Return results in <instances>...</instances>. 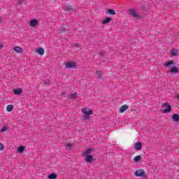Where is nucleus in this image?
<instances>
[{"mask_svg":"<svg viewBox=\"0 0 179 179\" xmlns=\"http://www.w3.org/2000/svg\"><path fill=\"white\" fill-rule=\"evenodd\" d=\"M95 149L94 148H87L85 152H83L82 153V156H90V155H92V153H93V152H94Z\"/></svg>","mask_w":179,"mask_h":179,"instance_id":"f257e3e1","label":"nucleus"},{"mask_svg":"<svg viewBox=\"0 0 179 179\" xmlns=\"http://www.w3.org/2000/svg\"><path fill=\"white\" fill-rule=\"evenodd\" d=\"M65 66L66 69H72V68L76 67V63L74 62H66Z\"/></svg>","mask_w":179,"mask_h":179,"instance_id":"f03ea898","label":"nucleus"},{"mask_svg":"<svg viewBox=\"0 0 179 179\" xmlns=\"http://www.w3.org/2000/svg\"><path fill=\"white\" fill-rule=\"evenodd\" d=\"M129 12L131 16L134 17H136L137 19H139L141 16L136 13V10L135 9H130L129 10Z\"/></svg>","mask_w":179,"mask_h":179,"instance_id":"7ed1b4c3","label":"nucleus"},{"mask_svg":"<svg viewBox=\"0 0 179 179\" xmlns=\"http://www.w3.org/2000/svg\"><path fill=\"white\" fill-rule=\"evenodd\" d=\"M145 174V171L143 169H138L135 171L136 177H142Z\"/></svg>","mask_w":179,"mask_h":179,"instance_id":"20e7f679","label":"nucleus"},{"mask_svg":"<svg viewBox=\"0 0 179 179\" xmlns=\"http://www.w3.org/2000/svg\"><path fill=\"white\" fill-rule=\"evenodd\" d=\"M167 107L164 110V113H170L171 111V106L167 104V103H163V107Z\"/></svg>","mask_w":179,"mask_h":179,"instance_id":"39448f33","label":"nucleus"},{"mask_svg":"<svg viewBox=\"0 0 179 179\" xmlns=\"http://www.w3.org/2000/svg\"><path fill=\"white\" fill-rule=\"evenodd\" d=\"M84 157H86L85 159V161L87 162V163H92L93 162V156L92 155H83Z\"/></svg>","mask_w":179,"mask_h":179,"instance_id":"423d86ee","label":"nucleus"},{"mask_svg":"<svg viewBox=\"0 0 179 179\" xmlns=\"http://www.w3.org/2000/svg\"><path fill=\"white\" fill-rule=\"evenodd\" d=\"M82 113L84 114H93V110H90L89 108H83Z\"/></svg>","mask_w":179,"mask_h":179,"instance_id":"0eeeda50","label":"nucleus"},{"mask_svg":"<svg viewBox=\"0 0 179 179\" xmlns=\"http://www.w3.org/2000/svg\"><path fill=\"white\" fill-rule=\"evenodd\" d=\"M142 149V143L137 142L134 144V150H141Z\"/></svg>","mask_w":179,"mask_h":179,"instance_id":"6e6552de","label":"nucleus"},{"mask_svg":"<svg viewBox=\"0 0 179 179\" xmlns=\"http://www.w3.org/2000/svg\"><path fill=\"white\" fill-rule=\"evenodd\" d=\"M38 24V21L37 20H31L29 23V26L31 27H36V26Z\"/></svg>","mask_w":179,"mask_h":179,"instance_id":"1a4fd4ad","label":"nucleus"},{"mask_svg":"<svg viewBox=\"0 0 179 179\" xmlns=\"http://www.w3.org/2000/svg\"><path fill=\"white\" fill-rule=\"evenodd\" d=\"M68 26L64 25L59 29V33H65L66 30H68Z\"/></svg>","mask_w":179,"mask_h":179,"instance_id":"9d476101","label":"nucleus"},{"mask_svg":"<svg viewBox=\"0 0 179 179\" xmlns=\"http://www.w3.org/2000/svg\"><path fill=\"white\" fill-rule=\"evenodd\" d=\"M171 73H178V68L172 66L170 69Z\"/></svg>","mask_w":179,"mask_h":179,"instance_id":"9b49d317","label":"nucleus"},{"mask_svg":"<svg viewBox=\"0 0 179 179\" xmlns=\"http://www.w3.org/2000/svg\"><path fill=\"white\" fill-rule=\"evenodd\" d=\"M96 78L97 79H102V78H103V71H96Z\"/></svg>","mask_w":179,"mask_h":179,"instance_id":"f8f14e48","label":"nucleus"},{"mask_svg":"<svg viewBox=\"0 0 179 179\" xmlns=\"http://www.w3.org/2000/svg\"><path fill=\"white\" fill-rule=\"evenodd\" d=\"M174 64V62L173 60H171L169 62H166L164 66H165V68H170V66H171V65Z\"/></svg>","mask_w":179,"mask_h":179,"instance_id":"ddd939ff","label":"nucleus"},{"mask_svg":"<svg viewBox=\"0 0 179 179\" xmlns=\"http://www.w3.org/2000/svg\"><path fill=\"white\" fill-rule=\"evenodd\" d=\"M129 107L127 105H123L120 108V113H124V111H127L128 110Z\"/></svg>","mask_w":179,"mask_h":179,"instance_id":"4468645a","label":"nucleus"},{"mask_svg":"<svg viewBox=\"0 0 179 179\" xmlns=\"http://www.w3.org/2000/svg\"><path fill=\"white\" fill-rule=\"evenodd\" d=\"M172 118H173V121H176V122H178V121H179V115L177 114V113H174L172 115Z\"/></svg>","mask_w":179,"mask_h":179,"instance_id":"2eb2a0df","label":"nucleus"},{"mask_svg":"<svg viewBox=\"0 0 179 179\" xmlns=\"http://www.w3.org/2000/svg\"><path fill=\"white\" fill-rule=\"evenodd\" d=\"M13 92L15 94L19 95L22 94V90L21 88H17V89H14Z\"/></svg>","mask_w":179,"mask_h":179,"instance_id":"dca6fc26","label":"nucleus"},{"mask_svg":"<svg viewBox=\"0 0 179 179\" xmlns=\"http://www.w3.org/2000/svg\"><path fill=\"white\" fill-rule=\"evenodd\" d=\"M111 22V17H106L102 22L103 24H107V23H110Z\"/></svg>","mask_w":179,"mask_h":179,"instance_id":"f3484780","label":"nucleus"},{"mask_svg":"<svg viewBox=\"0 0 179 179\" xmlns=\"http://www.w3.org/2000/svg\"><path fill=\"white\" fill-rule=\"evenodd\" d=\"M14 51H15V52H22V51H23V49H22L21 47L15 46V47L14 48Z\"/></svg>","mask_w":179,"mask_h":179,"instance_id":"a211bd4d","label":"nucleus"},{"mask_svg":"<svg viewBox=\"0 0 179 179\" xmlns=\"http://www.w3.org/2000/svg\"><path fill=\"white\" fill-rule=\"evenodd\" d=\"M36 52H38V54H39V55H44V49H43L41 48H38Z\"/></svg>","mask_w":179,"mask_h":179,"instance_id":"6ab92c4d","label":"nucleus"},{"mask_svg":"<svg viewBox=\"0 0 179 179\" xmlns=\"http://www.w3.org/2000/svg\"><path fill=\"white\" fill-rule=\"evenodd\" d=\"M90 115H91V114H84L83 115V118H84V120H85V121H89V120H90Z\"/></svg>","mask_w":179,"mask_h":179,"instance_id":"aec40b11","label":"nucleus"},{"mask_svg":"<svg viewBox=\"0 0 179 179\" xmlns=\"http://www.w3.org/2000/svg\"><path fill=\"white\" fill-rule=\"evenodd\" d=\"M24 152V146H20L17 149L18 153H23Z\"/></svg>","mask_w":179,"mask_h":179,"instance_id":"412c9836","label":"nucleus"},{"mask_svg":"<svg viewBox=\"0 0 179 179\" xmlns=\"http://www.w3.org/2000/svg\"><path fill=\"white\" fill-rule=\"evenodd\" d=\"M6 110L7 111H8L9 113H10V111H12L13 110V105H8L6 107Z\"/></svg>","mask_w":179,"mask_h":179,"instance_id":"4be33fe9","label":"nucleus"},{"mask_svg":"<svg viewBox=\"0 0 179 179\" xmlns=\"http://www.w3.org/2000/svg\"><path fill=\"white\" fill-rule=\"evenodd\" d=\"M8 127H6V126H3V128H1V129H0V132H6V131H8Z\"/></svg>","mask_w":179,"mask_h":179,"instance_id":"5701e85b","label":"nucleus"},{"mask_svg":"<svg viewBox=\"0 0 179 179\" xmlns=\"http://www.w3.org/2000/svg\"><path fill=\"white\" fill-rule=\"evenodd\" d=\"M48 178L49 179H55V178H57V175L55 173H51L50 175H49Z\"/></svg>","mask_w":179,"mask_h":179,"instance_id":"b1692460","label":"nucleus"},{"mask_svg":"<svg viewBox=\"0 0 179 179\" xmlns=\"http://www.w3.org/2000/svg\"><path fill=\"white\" fill-rule=\"evenodd\" d=\"M142 157L141 155H137L134 157V162H140Z\"/></svg>","mask_w":179,"mask_h":179,"instance_id":"393cba45","label":"nucleus"},{"mask_svg":"<svg viewBox=\"0 0 179 179\" xmlns=\"http://www.w3.org/2000/svg\"><path fill=\"white\" fill-rule=\"evenodd\" d=\"M76 97H78V93L77 92H74V93L71 94V99H76Z\"/></svg>","mask_w":179,"mask_h":179,"instance_id":"a878e982","label":"nucleus"},{"mask_svg":"<svg viewBox=\"0 0 179 179\" xmlns=\"http://www.w3.org/2000/svg\"><path fill=\"white\" fill-rule=\"evenodd\" d=\"M100 57L101 58H108V57L107 55H106V54L104 52H100Z\"/></svg>","mask_w":179,"mask_h":179,"instance_id":"bb28decb","label":"nucleus"},{"mask_svg":"<svg viewBox=\"0 0 179 179\" xmlns=\"http://www.w3.org/2000/svg\"><path fill=\"white\" fill-rule=\"evenodd\" d=\"M66 8L69 12H71V10H73V8H72V6H66Z\"/></svg>","mask_w":179,"mask_h":179,"instance_id":"cd10ccee","label":"nucleus"},{"mask_svg":"<svg viewBox=\"0 0 179 179\" xmlns=\"http://www.w3.org/2000/svg\"><path fill=\"white\" fill-rule=\"evenodd\" d=\"M108 13L110 15H115V10H113V9H109L108 10Z\"/></svg>","mask_w":179,"mask_h":179,"instance_id":"c85d7f7f","label":"nucleus"},{"mask_svg":"<svg viewBox=\"0 0 179 179\" xmlns=\"http://www.w3.org/2000/svg\"><path fill=\"white\" fill-rule=\"evenodd\" d=\"M171 55L177 56V55H178V53L177 52V51L173 50V51L171 52Z\"/></svg>","mask_w":179,"mask_h":179,"instance_id":"c756f323","label":"nucleus"},{"mask_svg":"<svg viewBox=\"0 0 179 179\" xmlns=\"http://www.w3.org/2000/svg\"><path fill=\"white\" fill-rule=\"evenodd\" d=\"M5 149V147L3 146V144L0 143V150H3Z\"/></svg>","mask_w":179,"mask_h":179,"instance_id":"7c9ffc66","label":"nucleus"},{"mask_svg":"<svg viewBox=\"0 0 179 179\" xmlns=\"http://www.w3.org/2000/svg\"><path fill=\"white\" fill-rule=\"evenodd\" d=\"M66 146H67V148H69V150H71V148H72V144H71V143H67V144H66Z\"/></svg>","mask_w":179,"mask_h":179,"instance_id":"2f4dec72","label":"nucleus"},{"mask_svg":"<svg viewBox=\"0 0 179 179\" xmlns=\"http://www.w3.org/2000/svg\"><path fill=\"white\" fill-rule=\"evenodd\" d=\"M44 83H45V86H48V85H50V80H45Z\"/></svg>","mask_w":179,"mask_h":179,"instance_id":"473e14b6","label":"nucleus"},{"mask_svg":"<svg viewBox=\"0 0 179 179\" xmlns=\"http://www.w3.org/2000/svg\"><path fill=\"white\" fill-rule=\"evenodd\" d=\"M74 47H76V48H78V47H80L79 43L74 44Z\"/></svg>","mask_w":179,"mask_h":179,"instance_id":"72a5a7b5","label":"nucleus"},{"mask_svg":"<svg viewBox=\"0 0 179 179\" xmlns=\"http://www.w3.org/2000/svg\"><path fill=\"white\" fill-rule=\"evenodd\" d=\"M61 96H63L64 97H65V92H62Z\"/></svg>","mask_w":179,"mask_h":179,"instance_id":"f704fd0d","label":"nucleus"},{"mask_svg":"<svg viewBox=\"0 0 179 179\" xmlns=\"http://www.w3.org/2000/svg\"><path fill=\"white\" fill-rule=\"evenodd\" d=\"M176 97H177V99H178V101H179V94H177V95H176Z\"/></svg>","mask_w":179,"mask_h":179,"instance_id":"c9c22d12","label":"nucleus"},{"mask_svg":"<svg viewBox=\"0 0 179 179\" xmlns=\"http://www.w3.org/2000/svg\"><path fill=\"white\" fill-rule=\"evenodd\" d=\"M2 48V45H0V49Z\"/></svg>","mask_w":179,"mask_h":179,"instance_id":"e433bc0d","label":"nucleus"},{"mask_svg":"<svg viewBox=\"0 0 179 179\" xmlns=\"http://www.w3.org/2000/svg\"><path fill=\"white\" fill-rule=\"evenodd\" d=\"M0 22H1V18H0Z\"/></svg>","mask_w":179,"mask_h":179,"instance_id":"4c0bfd02","label":"nucleus"}]
</instances>
